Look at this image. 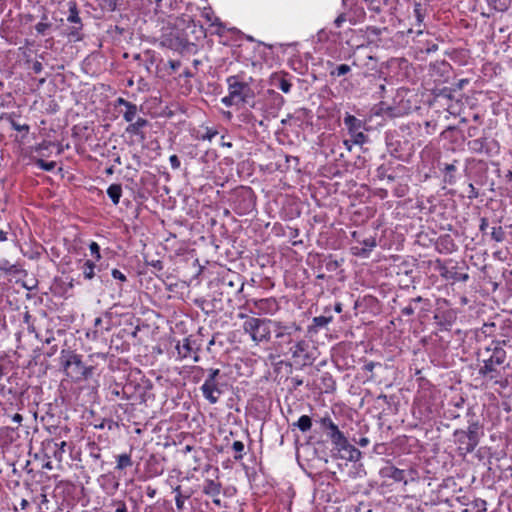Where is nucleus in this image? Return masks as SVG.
I'll list each match as a JSON object with an SVG mask.
<instances>
[{"instance_id": "1a4fd4ad", "label": "nucleus", "mask_w": 512, "mask_h": 512, "mask_svg": "<svg viewBox=\"0 0 512 512\" xmlns=\"http://www.w3.org/2000/svg\"><path fill=\"white\" fill-rule=\"evenodd\" d=\"M246 305L249 307V311L253 314L258 315H275L279 309L280 305L276 298L267 297L261 299H249L246 302Z\"/></svg>"}, {"instance_id": "0eeeda50", "label": "nucleus", "mask_w": 512, "mask_h": 512, "mask_svg": "<svg viewBox=\"0 0 512 512\" xmlns=\"http://www.w3.org/2000/svg\"><path fill=\"white\" fill-rule=\"evenodd\" d=\"M301 331V328L294 322L285 323L273 320L272 333L276 339V343L281 350L284 346H289L294 342V336Z\"/></svg>"}, {"instance_id": "680f3d73", "label": "nucleus", "mask_w": 512, "mask_h": 512, "mask_svg": "<svg viewBox=\"0 0 512 512\" xmlns=\"http://www.w3.org/2000/svg\"><path fill=\"white\" fill-rule=\"evenodd\" d=\"M105 3V7L109 11H115L117 9V2L118 0H103Z\"/></svg>"}, {"instance_id": "2f4dec72", "label": "nucleus", "mask_w": 512, "mask_h": 512, "mask_svg": "<svg viewBox=\"0 0 512 512\" xmlns=\"http://www.w3.org/2000/svg\"><path fill=\"white\" fill-rule=\"evenodd\" d=\"M487 5L498 12H505L511 5V0H486Z\"/></svg>"}, {"instance_id": "2eb2a0df", "label": "nucleus", "mask_w": 512, "mask_h": 512, "mask_svg": "<svg viewBox=\"0 0 512 512\" xmlns=\"http://www.w3.org/2000/svg\"><path fill=\"white\" fill-rule=\"evenodd\" d=\"M118 107L124 108V109L120 110V113L122 114L123 119L127 123H130L136 119V116L138 115V112H139V107L136 104H134L122 97H119L114 101V108H118Z\"/></svg>"}, {"instance_id": "f03ea898", "label": "nucleus", "mask_w": 512, "mask_h": 512, "mask_svg": "<svg viewBox=\"0 0 512 512\" xmlns=\"http://www.w3.org/2000/svg\"><path fill=\"white\" fill-rule=\"evenodd\" d=\"M228 85V94L221 99L226 107L239 104H249L253 97V91L248 83L241 80L240 76L232 75L226 79Z\"/></svg>"}, {"instance_id": "774afa93", "label": "nucleus", "mask_w": 512, "mask_h": 512, "mask_svg": "<svg viewBox=\"0 0 512 512\" xmlns=\"http://www.w3.org/2000/svg\"><path fill=\"white\" fill-rule=\"evenodd\" d=\"M369 439L367 437H361L356 443L361 447H366L369 444Z\"/></svg>"}, {"instance_id": "79ce46f5", "label": "nucleus", "mask_w": 512, "mask_h": 512, "mask_svg": "<svg viewBox=\"0 0 512 512\" xmlns=\"http://www.w3.org/2000/svg\"><path fill=\"white\" fill-rule=\"evenodd\" d=\"M35 165H36L38 168H40V169H42V170H44V171H48V172H50V171H53V170L55 169V167H56V162H55V161H49V162H47V161H45V160H43V159H37V160L35 161Z\"/></svg>"}, {"instance_id": "09e8293b", "label": "nucleus", "mask_w": 512, "mask_h": 512, "mask_svg": "<svg viewBox=\"0 0 512 512\" xmlns=\"http://www.w3.org/2000/svg\"><path fill=\"white\" fill-rule=\"evenodd\" d=\"M89 250L91 252V255L94 257L95 262L101 259L100 246L97 242L92 241L89 244Z\"/></svg>"}, {"instance_id": "4be33fe9", "label": "nucleus", "mask_w": 512, "mask_h": 512, "mask_svg": "<svg viewBox=\"0 0 512 512\" xmlns=\"http://www.w3.org/2000/svg\"><path fill=\"white\" fill-rule=\"evenodd\" d=\"M67 20L70 23H74L77 25L72 28L70 35H73V36L77 35L78 31L81 30V28H82V24H81V19L79 17V13H78L76 4L73 2H69V15L67 17Z\"/></svg>"}, {"instance_id": "49530a36", "label": "nucleus", "mask_w": 512, "mask_h": 512, "mask_svg": "<svg viewBox=\"0 0 512 512\" xmlns=\"http://www.w3.org/2000/svg\"><path fill=\"white\" fill-rule=\"evenodd\" d=\"M232 449L237 453L234 456L235 460H241L243 458L242 452L244 451V444L241 441H234Z\"/></svg>"}, {"instance_id": "20e7f679", "label": "nucleus", "mask_w": 512, "mask_h": 512, "mask_svg": "<svg viewBox=\"0 0 512 512\" xmlns=\"http://www.w3.org/2000/svg\"><path fill=\"white\" fill-rule=\"evenodd\" d=\"M284 103V97L274 90H268L262 98L253 101L251 107L256 111L261 112L264 118L263 120L259 121V125L263 126L264 120L276 118Z\"/></svg>"}, {"instance_id": "a18cd8bd", "label": "nucleus", "mask_w": 512, "mask_h": 512, "mask_svg": "<svg viewBox=\"0 0 512 512\" xmlns=\"http://www.w3.org/2000/svg\"><path fill=\"white\" fill-rule=\"evenodd\" d=\"M382 30L383 29L375 27V26H368L365 29V33L367 35V38L372 41L373 38L378 37L379 35H381Z\"/></svg>"}, {"instance_id": "ddd939ff", "label": "nucleus", "mask_w": 512, "mask_h": 512, "mask_svg": "<svg viewBox=\"0 0 512 512\" xmlns=\"http://www.w3.org/2000/svg\"><path fill=\"white\" fill-rule=\"evenodd\" d=\"M365 17V11L362 6L357 4L353 5L347 12H343L335 19L334 24L337 28H340L346 21L351 24L361 22Z\"/></svg>"}, {"instance_id": "a878e982", "label": "nucleus", "mask_w": 512, "mask_h": 512, "mask_svg": "<svg viewBox=\"0 0 512 512\" xmlns=\"http://www.w3.org/2000/svg\"><path fill=\"white\" fill-rule=\"evenodd\" d=\"M320 425L323 429L328 430V436L331 438L335 436L337 433H340L338 426L333 422V420L329 416L322 417L320 419Z\"/></svg>"}, {"instance_id": "5701e85b", "label": "nucleus", "mask_w": 512, "mask_h": 512, "mask_svg": "<svg viewBox=\"0 0 512 512\" xmlns=\"http://www.w3.org/2000/svg\"><path fill=\"white\" fill-rule=\"evenodd\" d=\"M501 337L502 339H495L493 342L500 343V347L502 348L505 346L512 347V324L502 328Z\"/></svg>"}, {"instance_id": "e433bc0d", "label": "nucleus", "mask_w": 512, "mask_h": 512, "mask_svg": "<svg viewBox=\"0 0 512 512\" xmlns=\"http://www.w3.org/2000/svg\"><path fill=\"white\" fill-rule=\"evenodd\" d=\"M293 426L297 427L301 432H307L312 427V420L308 415H302Z\"/></svg>"}, {"instance_id": "473e14b6", "label": "nucleus", "mask_w": 512, "mask_h": 512, "mask_svg": "<svg viewBox=\"0 0 512 512\" xmlns=\"http://www.w3.org/2000/svg\"><path fill=\"white\" fill-rule=\"evenodd\" d=\"M333 320L332 316H316L312 320V329L318 331L321 328L326 327Z\"/></svg>"}, {"instance_id": "13d9d810", "label": "nucleus", "mask_w": 512, "mask_h": 512, "mask_svg": "<svg viewBox=\"0 0 512 512\" xmlns=\"http://www.w3.org/2000/svg\"><path fill=\"white\" fill-rule=\"evenodd\" d=\"M35 336L37 339L43 341L47 345H53V342L55 341V337L52 332H48V336L44 339L38 333H35Z\"/></svg>"}, {"instance_id": "39448f33", "label": "nucleus", "mask_w": 512, "mask_h": 512, "mask_svg": "<svg viewBox=\"0 0 512 512\" xmlns=\"http://www.w3.org/2000/svg\"><path fill=\"white\" fill-rule=\"evenodd\" d=\"M206 372L207 376L204 383L201 385L200 390L203 397L210 404H216L227 387L223 382L224 375L218 368H209Z\"/></svg>"}, {"instance_id": "4c0bfd02", "label": "nucleus", "mask_w": 512, "mask_h": 512, "mask_svg": "<svg viewBox=\"0 0 512 512\" xmlns=\"http://www.w3.org/2000/svg\"><path fill=\"white\" fill-rule=\"evenodd\" d=\"M456 163L457 160L450 164H444L443 171L445 172V181L449 184L455 183V176L453 173L456 171Z\"/></svg>"}, {"instance_id": "b1692460", "label": "nucleus", "mask_w": 512, "mask_h": 512, "mask_svg": "<svg viewBox=\"0 0 512 512\" xmlns=\"http://www.w3.org/2000/svg\"><path fill=\"white\" fill-rule=\"evenodd\" d=\"M95 268V261L92 260H85L79 267L85 280H92L95 277Z\"/></svg>"}, {"instance_id": "4468645a", "label": "nucleus", "mask_w": 512, "mask_h": 512, "mask_svg": "<svg viewBox=\"0 0 512 512\" xmlns=\"http://www.w3.org/2000/svg\"><path fill=\"white\" fill-rule=\"evenodd\" d=\"M455 442L458 449L463 453H471L477 447L479 441L465 433V430L457 429L454 431Z\"/></svg>"}, {"instance_id": "de8ad7c7", "label": "nucleus", "mask_w": 512, "mask_h": 512, "mask_svg": "<svg viewBox=\"0 0 512 512\" xmlns=\"http://www.w3.org/2000/svg\"><path fill=\"white\" fill-rule=\"evenodd\" d=\"M491 237L496 242H502L505 238V232L503 231L502 227H494L491 232Z\"/></svg>"}, {"instance_id": "8fccbe9b", "label": "nucleus", "mask_w": 512, "mask_h": 512, "mask_svg": "<svg viewBox=\"0 0 512 512\" xmlns=\"http://www.w3.org/2000/svg\"><path fill=\"white\" fill-rule=\"evenodd\" d=\"M111 505L115 507L114 512H128L127 506L123 500L113 499Z\"/></svg>"}, {"instance_id": "052dcab7", "label": "nucleus", "mask_w": 512, "mask_h": 512, "mask_svg": "<svg viewBox=\"0 0 512 512\" xmlns=\"http://www.w3.org/2000/svg\"><path fill=\"white\" fill-rule=\"evenodd\" d=\"M169 162L173 169H178L180 167V160L177 155H171L169 157Z\"/></svg>"}, {"instance_id": "bb28decb", "label": "nucleus", "mask_w": 512, "mask_h": 512, "mask_svg": "<svg viewBox=\"0 0 512 512\" xmlns=\"http://www.w3.org/2000/svg\"><path fill=\"white\" fill-rule=\"evenodd\" d=\"M330 440L334 446V449H336L339 454L343 450H345L349 445L347 438L345 437V435L342 432L337 433L335 436H332L330 438Z\"/></svg>"}, {"instance_id": "412c9836", "label": "nucleus", "mask_w": 512, "mask_h": 512, "mask_svg": "<svg viewBox=\"0 0 512 512\" xmlns=\"http://www.w3.org/2000/svg\"><path fill=\"white\" fill-rule=\"evenodd\" d=\"M361 246H355L352 248L353 254L356 256L367 257L370 252L376 247V239L369 237L360 242Z\"/></svg>"}, {"instance_id": "c85d7f7f", "label": "nucleus", "mask_w": 512, "mask_h": 512, "mask_svg": "<svg viewBox=\"0 0 512 512\" xmlns=\"http://www.w3.org/2000/svg\"><path fill=\"white\" fill-rule=\"evenodd\" d=\"M461 512H487V502L484 499H475L468 507Z\"/></svg>"}, {"instance_id": "4d7b16f0", "label": "nucleus", "mask_w": 512, "mask_h": 512, "mask_svg": "<svg viewBox=\"0 0 512 512\" xmlns=\"http://www.w3.org/2000/svg\"><path fill=\"white\" fill-rule=\"evenodd\" d=\"M414 14H415V17H416V20H417V23L418 24H421L423 22V19H424V16L422 14V8H421V5L420 4H415V7H414Z\"/></svg>"}, {"instance_id": "ea45409f", "label": "nucleus", "mask_w": 512, "mask_h": 512, "mask_svg": "<svg viewBox=\"0 0 512 512\" xmlns=\"http://www.w3.org/2000/svg\"><path fill=\"white\" fill-rule=\"evenodd\" d=\"M7 120H8V122H9V124L11 125V128H12L13 130H15V131H19V132L24 131L25 133H28V132H29V130H30L29 125H27V124H20V123H18V122L13 118V116H12V115H9V116L7 117Z\"/></svg>"}, {"instance_id": "5fc2aeb1", "label": "nucleus", "mask_w": 512, "mask_h": 512, "mask_svg": "<svg viewBox=\"0 0 512 512\" xmlns=\"http://www.w3.org/2000/svg\"><path fill=\"white\" fill-rule=\"evenodd\" d=\"M14 265H12L8 260L0 261V271H4L6 273H10L13 271Z\"/></svg>"}, {"instance_id": "6e6d98bb", "label": "nucleus", "mask_w": 512, "mask_h": 512, "mask_svg": "<svg viewBox=\"0 0 512 512\" xmlns=\"http://www.w3.org/2000/svg\"><path fill=\"white\" fill-rule=\"evenodd\" d=\"M111 275L114 279L120 282H125L127 280L126 275L118 269H112Z\"/></svg>"}, {"instance_id": "7ed1b4c3", "label": "nucleus", "mask_w": 512, "mask_h": 512, "mask_svg": "<svg viewBox=\"0 0 512 512\" xmlns=\"http://www.w3.org/2000/svg\"><path fill=\"white\" fill-rule=\"evenodd\" d=\"M244 319L242 328L248 334L251 340L256 343L269 342L272 334L273 320L267 318H257L239 314Z\"/></svg>"}, {"instance_id": "393cba45", "label": "nucleus", "mask_w": 512, "mask_h": 512, "mask_svg": "<svg viewBox=\"0 0 512 512\" xmlns=\"http://www.w3.org/2000/svg\"><path fill=\"white\" fill-rule=\"evenodd\" d=\"M342 459L356 462L361 457V452L349 443L348 447L340 453Z\"/></svg>"}, {"instance_id": "9d476101", "label": "nucleus", "mask_w": 512, "mask_h": 512, "mask_svg": "<svg viewBox=\"0 0 512 512\" xmlns=\"http://www.w3.org/2000/svg\"><path fill=\"white\" fill-rule=\"evenodd\" d=\"M343 123L355 145H362L367 142V136L363 132L366 125L364 121L356 118L354 115L346 113L343 118Z\"/></svg>"}, {"instance_id": "9b49d317", "label": "nucleus", "mask_w": 512, "mask_h": 512, "mask_svg": "<svg viewBox=\"0 0 512 512\" xmlns=\"http://www.w3.org/2000/svg\"><path fill=\"white\" fill-rule=\"evenodd\" d=\"M178 356L181 359L192 358L194 362H198L200 357L198 351L200 350V344L191 337L183 339V341L176 346Z\"/></svg>"}, {"instance_id": "f8f14e48", "label": "nucleus", "mask_w": 512, "mask_h": 512, "mask_svg": "<svg viewBox=\"0 0 512 512\" xmlns=\"http://www.w3.org/2000/svg\"><path fill=\"white\" fill-rule=\"evenodd\" d=\"M431 308V302L429 299L417 296L409 300L408 304L401 309V315L410 317L415 314L416 311L419 313L426 314Z\"/></svg>"}, {"instance_id": "a19ab883", "label": "nucleus", "mask_w": 512, "mask_h": 512, "mask_svg": "<svg viewBox=\"0 0 512 512\" xmlns=\"http://www.w3.org/2000/svg\"><path fill=\"white\" fill-rule=\"evenodd\" d=\"M475 499H477V497L470 494H462L455 496V501L461 506H464V508L468 507Z\"/></svg>"}, {"instance_id": "c756f323", "label": "nucleus", "mask_w": 512, "mask_h": 512, "mask_svg": "<svg viewBox=\"0 0 512 512\" xmlns=\"http://www.w3.org/2000/svg\"><path fill=\"white\" fill-rule=\"evenodd\" d=\"M107 195L111 199L114 205H117L120 201V198L122 196V186L120 184H111L107 188Z\"/></svg>"}, {"instance_id": "e2e57ef3", "label": "nucleus", "mask_w": 512, "mask_h": 512, "mask_svg": "<svg viewBox=\"0 0 512 512\" xmlns=\"http://www.w3.org/2000/svg\"><path fill=\"white\" fill-rule=\"evenodd\" d=\"M90 456L97 460L100 459V457H101L100 448L98 446H96L95 444H93V446L91 448Z\"/></svg>"}, {"instance_id": "338daca9", "label": "nucleus", "mask_w": 512, "mask_h": 512, "mask_svg": "<svg viewBox=\"0 0 512 512\" xmlns=\"http://www.w3.org/2000/svg\"><path fill=\"white\" fill-rule=\"evenodd\" d=\"M157 494V490L156 488H153L152 486H147L146 487V495L149 497V498H154Z\"/></svg>"}, {"instance_id": "cd10ccee", "label": "nucleus", "mask_w": 512, "mask_h": 512, "mask_svg": "<svg viewBox=\"0 0 512 512\" xmlns=\"http://www.w3.org/2000/svg\"><path fill=\"white\" fill-rule=\"evenodd\" d=\"M133 465V461L130 454L123 453L116 456L115 470L123 471L126 468H130Z\"/></svg>"}, {"instance_id": "6ab92c4d", "label": "nucleus", "mask_w": 512, "mask_h": 512, "mask_svg": "<svg viewBox=\"0 0 512 512\" xmlns=\"http://www.w3.org/2000/svg\"><path fill=\"white\" fill-rule=\"evenodd\" d=\"M380 476L382 478L392 479L395 482H403L404 484H407L408 482L406 477V471L399 469L393 465H386L385 467L381 468Z\"/></svg>"}, {"instance_id": "69168bd1", "label": "nucleus", "mask_w": 512, "mask_h": 512, "mask_svg": "<svg viewBox=\"0 0 512 512\" xmlns=\"http://www.w3.org/2000/svg\"><path fill=\"white\" fill-rule=\"evenodd\" d=\"M32 70H33V72H34L35 74H39V73H41V72H42V70H43V65H42V63H41V62H39V61H35V62H33V64H32Z\"/></svg>"}, {"instance_id": "f704fd0d", "label": "nucleus", "mask_w": 512, "mask_h": 512, "mask_svg": "<svg viewBox=\"0 0 512 512\" xmlns=\"http://www.w3.org/2000/svg\"><path fill=\"white\" fill-rule=\"evenodd\" d=\"M328 64L333 67L332 70H330V76L331 77H340L348 74L351 71V67L347 64H340L337 66H334L333 63L328 62Z\"/></svg>"}, {"instance_id": "603ef678", "label": "nucleus", "mask_w": 512, "mask_h": 512, "mask_svg": "<svg viewBox=\"0 0 512 512\" xmlns=\"http://www.w3.org/2000/svg\"><path fill=\"white\" fill-rule=\"evenodd\" d=\"M51 27V24L48 23V22H44V21H41V22H38L36 25H35V30L39 33V34H42L44 35L46 33V31Z\"/></svg>"}, {"instance_id": "423d86ee", "label": "nucleus", "mask_w": 512, "mask_h": 512, "mask_svg": "<svg viewBox=\"0 0 512 512\" xmlns=\"http://www.w3.org/2000/svg\"><path fill=\"white\" fill-rule=\"evenodd\" d=\"M485 351L491 354L487 359L483 360V364L479 368V374L494 379L499 375L496 366L502 365L505 362L507 354L504 348L500 347V343H494L493 341L485 348Z\"/></svg>"}, {"instance_id": "6e6552de", "label": "nucleus", "mask_w": 512, "mask_h": 512, "mask_svg": "<svg viewBox=\"0 0 512 512\" xmlns=\"http://www.w3.org/2000/svg\"><path fill=\"white\" fill-rule=\"evenodd\" d=\"M181 475L182 472L180 470L174 469L170 472L168 478L166 479V484L169 485L172 491L175 493V505L178 511L184 510L185 501L188 500L193 494L192 490L182 491V488L179 485Z\"/></svg>"}, {"instance_id": "7c9ffc66", "label": "nucleus", "mask_w": 512, "mask_h": 512, "mask_svg": "<svg viewBox=\"0 0 512 512\" xmlns=\"http://www.w3.org/2000/svg\"><path fill=\"white\" fill-rule=\"evenodd\" d=\"M272 84L283 93H289L292 87L291 82L284 76H275L272 79Z\"/></svg>"}, {"instance_id": "c03bdc74", "label": "nucleus", "mask_w": 512, "mask_h": 512, "mask_svg": "<svg viewBox=\"0 0 512 512\" xmlns=\"http://www.w3.org/2000/svg\"><path fill=\"white\" fill-rule=\"evenodd\" d=\"M96 429H105L113 430L115 427H117V423L113 421L112 419H103L99 424L94 425Z\"/></svg>"}, {"instance_id": "dca6fc26", "label": "nucleus", "mask_w": 512, "mask_h": 512, "mask_svg": "<svg viewBox=\"0 0 512 512\" xmlns=\"http://www.w3.org/2000/svg\"><path fill=\"white\" fill-rule=\"evenodd\" d=\"M221 490H222V485L220 482L212 480V479L204 480L202 492L206 496L211 497L212 502L218 507H222V501L220 499Z\"/></svg>"}, {"instance_id": "f257e3e1", "label": "nucleus", "mask_w": 512, "mask_h": 512, "mask_svg": "<svg viewBox=\"0 0 512 512\" xmlns=\"http://www.w3.org/2000/svg\"><path fill=\"white\" fill-rule=\"evenodd\" d=\"M59 360L63 373L73 382L87 380L93 374L94 367L85 365L82 356L73 350L62 349Z\"/></svg>"}, {"instance_id": "72a5a7b5", "label": "nucleus", "mask_w": 512, "mask_h": 512, "mask_svg": "<svg viewBox=\"0 0 512 512\" xmlns=\"http://www.w3.org/2000/svg\"><path fill=\"white\" fill-rule=\"evenodd\" d=\"M437 245L442 247V249L447 253L453 252L456 248L453 239L449 235L440 237Z\"/></svg>"}, {"instance_id": "0e129e2a", "label": "nucleus", "mask_w": 512, "mask_h": 512, "mask_svg": "<svg viewBox=\"0 0 512 512\" xmlns=\"http://www.w3.org/2000/svg\"><path fill=\"white\" fill-rule=\"evenodd\" d=\"M380 365H381L380 363L369 361V362L365 363L363 369L367 372H372L376 366H380Z\"/></svg>"}, {"instance_id": "bf43d9fd", "label": "nucleus", "mask_w": 512, "mask_h": 512, "mask_svg": "<svg viewBox=\"0 0 512 512\" xmlns=\"http://www.w3.org/2000/svg\"><path fill=\"white\" fill-rule=\"evenodd\" d=\"M58 351V346L56 344L49 345L47 351H45V356L48 358L53 357Z\"/></svg>"}, {"instance_id": "a211bd4d", "label": "nucleus", "mask_w": 512, "mask_h": 512, "mask_svg": "<svg viewBox=\"0 0 512 512\" xmlns=\"http://www.w3.org/2000/svg\"><path fill=\"white\" fill-rule=\"evenodd\" d=\"M309 344L304 339L296 340L293 345L290 344L287 353L294 359H302L304 362L309 360L308 356Z\"/></svg>"}, {"instance_id": "aec40b11", "label": "nucleus", "mask_w": 512, "mask_h": 512, "mask_svg": "<svg viewBox=\"0 0 512 512\" xmlns=\"http://www.w3.org/2000/svg\"><path fill=\"white\" fill-rule=\"evenodd\" d=\"M149 125V121L142 117H137L128 124L125 129V132L129 135L133 136H141L144 137L143 129Z\"/></svg>"}, {"instance_id": "c9c22d12", "label": "nucleus", "mask_w": 512, "mask_h": 512, "mask_svg": "<svg viewBox=\"0 0 512 512\" xmlns=\"http://www.w3.org/2000/svg\"><path fill=\"white\" fill-rule=\"evenodd\" d=\"M442 276L458 282H466L469 279V275L467 273H461L456 270L446 271V273H442Z\"/></svg>"}, {"instance_id": "f3484780", "label": "nucleus", "mask_w": 512, "mask_h": 512, "mask_svg": "<svg viewBox=\"0 0 512 512\" xmlns=\"http://www.w3.org/2000/svg\"><path fill=\"white\" fill-rule=\"evenodd\" d=\"M492 145L496 146V141H488L486 137L477 138L467 143L468 149L472 153L491 155Z\"/></svg>"}, {"instance_id": "58836bf2", "label": "nucleus", "mask_w": 512, "mask_h": 512, "mask_svg": "<svg viewBox=\"0 0 512 512\" xmlns=\"http://www.w3.org/2000/svg\"><path fill=\"white\" fill-rule=\"evenodd\" d=\"M65 447L66 442L61 441L60 443H54L53 446L49 447L48 449L51 450L54 458H56L58 461H61L65 452Z\"/></svg>"}, {"instance_id": "3c124183", "label": "nucleus", "mask_w": 512, "mask_h": 512, "mask_svg": "<svg viewBox=\"0 0 512 512\" xmlns=\"http://www.w3.org/2000/svg\"><path fill=\"white\" fill-rule=\"evenodd\" d=\"M217 134H218L217 130L207 127L206 132L200 136V139L211 141Z\"/></svg>"}, {"instance_id": "37998d69", "label": "nucleus", "mask_w": 512, "mask_h": 512, "mask_svg": "<svg viewBox=\"0 0 512 512\" xmlns=\"http://www.w3.org/2000/svg\"><path fill=\"white\" fill-rule=\"evenodd\" d=\"M480 425L478 422H472L469 424L468 429L465 431L466 434L471 436L472 438H476L479 440L480 438Z\"/></svg>"}, {"instance_id": "864d4df0", "label": "nucleus", "mask_w": 512, "mask_h": 512, "mask_svg": "<svg viewBox=\"0 0 512 512\" xmlns=\"http://www.w3.org/2000/svg\"><path fill=\"white\" fill-rule=\"evenodd\" d=\"M495 328V323L491 322V323H485L483 324V326L481 327V332L485 335V336H491L492 333H493V329Z\"/></svg>"}]
</instances>
